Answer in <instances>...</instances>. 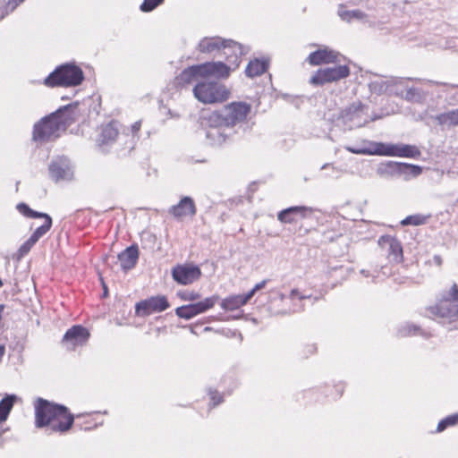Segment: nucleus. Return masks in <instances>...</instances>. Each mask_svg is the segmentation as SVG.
Listing matches in <instances>:
<instances>
[{"instance_id":"nucleus-1","label":"nucleus","mask_w":458,"mask_h":458,"mask_svg":"<svg viewBox=\"0 0 458 458\" xmlns=\"http://www.w3.org/2000/svg\"><path fill=\"white\" fill-rule=\"evenodd\" d=\"M34 407L37 428L47 427L51 432L64 434L73 425L74 417L64 405L38 398Z\"/></svg>"},{"instance_id":"nucleus-2","label":"nucleus","mask_w":458,"mask_h":458,"mask_svg":"<svg viewBox=\"0 0 458 458\" xmlns=\"http://www.w3.org/2000/svg\"><path fill=\"white\" fill-rule=\"evenodd\" d=\"M77 106L68 105L49 116L43 118L35 124L33 139L39 141H48L59 136L61 130L64 131L76 119L75 109Z\"/></svg>"},{"instance_id":"nucleus-3","label":"nucleus","mask_w":458,"mask_h":458,"mask_svg":"<svg viewBox=\"0 0 458 458\" xmlns=\"http://www.w3.org/2000/svg\"><path fill=\"white\" fill-rule=\"evenodd\" d=\"M230 68L223 62H207L184 69L176 78L175 84L178 87H186L193 82L198 83L202 79L214 77L216 79L227 78Z\"/></svg>"},{"instance_id":"nucleus-4","label":"nucleus","mask_w":458,"mask_h":458,"mask_svg":"<svg viewBox=\"0 0 458 458\" xmlns=\"http://www.w3.org/2000/svg\"><path fill=\"white\" fill-rule=\"evenodd\" d=\"M430 312L442 319L443 324H454L449 330L458 329V285L452 286L444 291L437 304L429 309Z\"/></svg>"},{"instance_id":"nucleus-5","label":"nucleus","mask_w":458,"mask_h":458,"mask_svg":"<svg viewBox=\"0 0 458 458\" xmlns=\"http://www.w3.org/2000/svg\"><path fill=\"white\" fill-rule=\"evenodd\" d=\"M250 109L251 106L246 102H232L220 110L211 113L208 118V123L232 128L243 122Z\"/></svg>"},{"instance_id":"nucleus-6","label":"nucleus","mask_w":458,"mask_h":458,"mask_svg":"<svg viewBox=\"0 0 458 458\" xmlns=\"http://www.w3.org/2000/svg\"><path fill=\"white\" fill-rule=\"evenodd\" d=\"M202 79L194 86L192 91L194 97L203 104L222 103L230 97V90L225 85L216 81Z\"/></svg>"},{"instance_id":"nucleus-7","label":"nucleus","mask_w":458,"mask_h":458,"mask_svg":"<svg viewBox=\"0 0 458 458\" xmlns=\"http://www.w3.org/2000/svg\"><path fill=\"white\" fill-rule=\"evenodd\" d=\"M275 296L269 303V310L275 315H289L303 310L302 301L310 300V296L301 295L298 290L293 289L288 295L279 292L274 293Z\"/></svg>"},{"instance_id":"nucleus-8","label":"nucleus","mask_w":458,"mask_h":458,"mask_svg":"<svg viewBox=\"0 0 458 458\" xmlns=\"http://www.w3.org/2000/svg\"><path fill=\"white\" fill-rule=\"evenodd\" d=\"M84 80L82 70L72 64H64L58 66L45 80L44 84L48 87H72L80 85Z\"/></svg>"},{"instance_id":"nucleus-9","label":"nucleus","mask_w":458,"mask_h":458,"mask_svg":"<svg viewBox=\"0 0 458 458\" xmlns=\"http://www.w3.org/2000/svg\"><path fill=\"white\" fill-rule=\"evenodd\" d=\"M368 115V106L360 102H354L343 109L338 121L348 130L360 128L371 121Z\"/></svg>"},{"instance_id":"nucleus-10","label":"nucleus","mask_w":458,"mask_h":458,"mask_svg":"<svg viewBox=\"0 0 458 458\" xmlns=\"http://www.w3.org/2000/svg\"><path fill=\"white\" fill-rule=\"evenodd\" d=\"M350 69L347 65H335L318 69L310 79V83L315 86H321L326 83L337 81L341 79L348 77Z\"/></svg>"},{"instance_id":"nucleus-11","label":"nucleus","mask_w":458,"mask_h":458,"mask_svg":"<svg viewBox=\"0 0 458 458\" xmlns=\"http://www.w3.org/2000/svg\"><path fill=\"white\" fill-rule=\"evenodd\" d=\"M378 252L385 256L389 263H399L403 260L401 242L390 235H383L377 241Z\"/></svg>"},{"instance_id":"nucleus-12","label":"nucleus","mask_w":458,"mask_h":458,"mask_svg":"<svg viewBox=\"0 0 458 458\" xmlns=\"http://www.w3.org/2000/svg\"><path fill=\"white\" fill-rule=\"evenodd\" d=\"M379 175H394L399 174L403 175L407 180L410 176L416 177L422 172V168L419 165H410L406 163H398L394 161H388L386 164H381L377 170Z\"/></svg>"},{"instance_id":"nucleus-13","label":"nucleus","mask_w":458,"mask_h":458,"mask_svg":"<svg viewBox=\"0 0 458 458\" xmlns=\"http://www.w3.org/2000/svg\"><path fill=\"white\" fill-rule=\"evenodd\" d=\"M218 300L217 295H212L203 301L176 308L175 314L181 318L189 320L212 309Z\"/></svg>"},{"instance_id":"nucleus-14","label":"nucleus","mask_w":458,"mask_h":458,"mask_svg":"<svg viewBox=\"0 0 458 458\" xmlns=\"http://www.w3.org/2000/svg\"><path fill=\"white\" fill-rule=\"evenodd\" d=\"M379 152L382 153L383 156L386 157H411L416 158L419 157L421 154L420 150L415 145H408V144H393V143H384V145H379Z\"/></svg>"},{"instance_id":"nucleus-15","label":"nucleus","mask_w":458,"mask_h":458,"mask_svg":"<svg viewBox=\"0 0 458 458\" xmlns=\"http://www.w3.org/2000/svg\"><path fill=\"white\" fill-rule=\"evenodd\" d=\"M50 178L55 182L61 181H71L73 177V171L70 161L64 157H57L51 161L48 166Z\"/></svg>"},{"instance_id":"nucleus-16","label":"nucleus","mask_w":458,"mask_h":458,"mask_svg":"<svg viewBox=\"0 0 458 458\" xmlns=\"http://www.w3.org/2000/svg\"><path fill=\"white\" fill-rule=\"evenodd\" d=\"M169 307V302L165 296L150 297L136 304V314L146 317L155 312H161Z\"/></svg>"},{"instance_id":"nucleus-17","label":"nucleus","mask_w":458,"mask_h":458,"mask_svg":"<svg viewBox=\"0 0 458 458\" xmlns=\"http://www.w3.org/2000/svg\"><path fill=\"white\" fill-rule=\"evenodd\" d=\"M403 82L402 78H389L377 77L369 83V90L372 93L381 95L388 93L391 95L399 96L398 86Z\"/></svg>"},{"instance_id":"nucleus-18","label":"nucleus","mask_w":458,"mask_h":458,"mask_svg":"<svg viewBox=\"0 0 458 458\" xmlns=\"http://www.w3.org/2000/svg\"><path fill=\"white\" fill-rule=\"evenodd\" d=\"M89 332L82 326H73L66 331L63 337V344L67 350L72 351L77 346L84 345L89 338Z\"/></svg>"},{"instance_id":"nucleus-19","label":"nucleus","mask_w":458,"mask_h":458,"mask_svg":"<svg viewBox=\"0 0 458 458\" xmlns=\"http://www.w3.org/2000/svg\"><path fill=\"white\" fill-rule=\"evenodd\" d=\"M172 276L178 284L187 285L197 281L201 276V271L194 265H182L174 267Z\"/></svg>"},{"instance_id":"nucleus-20","label":"nucleus","mask_w":458,"mask_h":458,"mask_svg":"<svg viewBox=\"0 0 458 458\" xmlns=\"http://www.w3.org/2000/svg\"><path fill=\"white\" fill-rule=\"evenodd\" d=\"M243 54L242 47L239 43L233 40H225L220 56L225 58L228 63L225 65L230 68L231 72L239 66Z\"/></svg>"},{"instance_id":"nucleus-21","label":"nucleus","mask_w":458,"mask_h":458,"mask_svg":"<svg viewBox=\"0 0 458 458\" xmlns=\"http://www.w3.org/2000/svg\"><path fill=\"white\" fill-rule=\"evenodd\" d=\"M313 213L312 208L306 206H293L281 210L277 219L283 224L297 223L300 219L308 217Z\"/></svg>"},{"instance_id":"nucleus-22","label":"nucleus","mask_w":458,"mask_h":458,"mask_svg":"<svg viewBox=\"0 0 458 458\" xmlns=\"http://www.w3.org/2000/svg\"><path fill=\"white\" fill-rule=\"evenodd\" d=\"M168 213L175 219L182 220L186 216H194L197 208L194 200L191 197L185 196L176 205L170 207Z\"/></svg>"},{"instance_id":"nucleus-23","label":"nucleus","mask_w":458,"mask_h":458,"mask_svg":"<svg viewBox=\"0 0 458 458\" xmlns=\"http://www.w3.org/2000/svg\"><path fill=\"white\" fill-rule=\"evenodd\" d=\"M339 57V53L329 49L328 47H323L310 53L307 58V61L311 65H320L323 64L338 63Z\"/></svg>"},{"instance_id":"nucleus-24","label":"nucleus","mask_w":458,"mask_h":458,"mask_svg":"<svg viewBox=\"0 0 458 458\" xmlns=\"http://www.w3.org/2000/svg\"><path fill=\"white\" fill-rule=\"evenodd\" d=\"M384 145L383 142L371 141L369 140H362L359 144L355 146H345L344 148L352 154L357 155H377L383 156L379 152L380 146Z\"/></svg>"},{"instance_id":"nucleus-25","label":"nucleus","mask_w":458,"mask_h":458,"mask_svg":"<svg viewBox=\"0 0 458 458\" xmlns=\"http://www.w3.org/2000/svg\"><path fill=\"white\" fill-rule=\"evenodd\" d=\"M119 136V123L115 121L102 127L101 132L98 138V144L103 148L111 145Z\"/></svg>"},{"instance_id":"nucleus-26","label":"nucleus","mask_w":458,"mask_h":458,"mask_svg":"<svg viewBox=\"0 0 458 458\" xmlns=\"http://www.w3.org/2000/svg\"><path fill=\"white\" fill-rule=\"evenodd\" d=\"M225 39L219 37L204 38L199 45L198 49L201 53L213 54L215 56H220Z\"/></svg>"},{"instance_id":"nucleus-27","label":"nucleus","mask_w":458,"mask_h":458,"mask_svg":"<svg viewBox=\"0 0 458 458\" xmlns=\"http://www.w3.org/2000/svg\"><path fill=\"white\" fill-rule=\"evenodd\" d=\"M429 92L423 88L409 87L404 91L399 90V96L408 102L422 104L426 101Z\"/></svg>"},{"instance_id":"nucleus-28","label":"nucleus","mask_w":458,"mask_h":458,"mask_svg":"<svg viewBox=\"0 0 458 458\" xmlns=\"http://www.w3.org/2000/svg\"><path fill=\"white\" fill-rule=\"evenodd\" d=\"M139 259V250L137 246H130L118 255V260L124 271L130 270L135 267Z\"/></svg>"},{"instance_id":"nucleus-29","label":"nucleus","mask_w":458,"mask_h":458,"mask_svg":"<svg viewBox=\"0 0 458 458\" xmlns=\"http://www.w3.org/2000/svg\"><path fill=\"white\" fill-rule=\"evenodd\" d=\"M434 120L443 130L458 127V108L438 114Z\"/></svg>"},{"instance_id":"nucleus-30","label":"nucleus","mask_w":458,"mask_h":458,"mask_svg":"<svg viewBox=\"0 0 458 458\" xmlns=\"http://www.w3.org/2000/svg\"><path fill=\"white\" fill-rule=\"evenodd\" d=\"M251 299V293L230 296L221 301V307L225 310H234L245 305Z\"/></svg>"},{"instance_id":"nucleus-31","label":"nucleus","mask_w":458,"mask_h":458,"mask_svg":"<svg viewBox=\"0 0 458 458\" xmlns=\"http://www.w3.org/2000/svg\"><path fill=\"white\" fill-rule=\"evenodd\" d=\"M208 129L206 136L213 145H221L226 140L227 135L225 132V126H215L208 123Z\"/></svg>"},{"instance_id":"nucleus-32","label":"nucleus","mask_w":458,"mask_h":458,"mask_svg":"<svg viewBox=\"0 0 458 458\" xmlns=\"http://www.w3.org/2000/svg\"><path fill=\"white\" fill-rule=\"evenodd\" d=\"M267 66L266 60L254 59L248 64L245 73L250 78L259 76L267 71Z\"/></svg>"},{"instance_id":"nucleus-33","label":"nucleus","mask_w":458,"mask_h":458,"mask_svg":"<svg viewBox=\"0 0 458 458\" xmlns=\"http://www.w3.org/2000/svg\"><path fill=\"white\" fill-rule=\"evenodd\" d=\"M17 399L18 397L15 394H6L0 401V423L7 420Z\"/></svg>"},{"instance_id":"nucleus-34","label":"nucleus","mask_w":458,"mask_h":458,"mask_svg":"<svg viewBox=\"0 0 458 458\" xmlns=\"http://www.w3.org/2000/svg\"><path fill=\"white\" fill-rule=\"evenodd\" d=\"M360 273L366 277L371 276L373 280H376L380 277V274H382L384 276L390 275L391 269L386 265L376 264L373 267L372 271L362 269Z\"/></svg>"},{"instance_id":"nucleus-35","label":"nucleus","mask_w":458,"mask_h":458,"mask_svg":"<svg viewBox=\"0 0 458 458\" xmlns=\"http://www.w3.org/2000/svg\"><path fill=\"white\" fill-rule=\"evenodd\" d=\"M141 127V122L137 121L135 122L130 128H127L123 130V135L126 138H129L130 145L128 146L129 148H132L133 145L135 143V138L137 137V134Z\"/></svg>"},{"instance_id":"nucleus-36","label":"nucleus","mask_w":458,"mask_h":458,"mask_svg":"<svg viewBox=\"0 0 458 458\" xmlns=\"http://www.w3.org/2000/svg\"><path fill=\"white\" fill-rule=\"evenodd\" d=\"M399 335L401 336H408L412 335H421L424 336H428L429 335L426 334L422 329L418 327L415 325H411L410 323H406L399 328Z\"/></svg>"},{"instance_id":"nucleus-37","label":"nucleus","mask_w":458,"mask_h":458,"mask_svg":"<svg viewBox=\"0 0 458 458\" xmlns=\"http://www.w3.org/2000/svg\"><path fill=\"white\" fill-rule=\"evenodd\" d=\"M51 226L52 218L50 216H47V221H45L44 224L38 226L30 235L31 242L35 241L37 242L43 235H45L50 230Z\"/></svg>"},{"instance_id":"nucleus-38","label":"nucleus","mask_w":458,"mask_h":458,"mask_svg":"<svg viewBox=\"0 0 458 458\" xmlns=\"http://www.w3.org/2000/svg\"><path fill=\"white\" fill-rule=\"evenodd\" d=\"M338 15L343 21L348 22L352 21L353 19L360 20L364 17V13L359 10L348 11L340 9L338 11Z\"/></svg>"},{"instance_id":"nucleus-39","label":"nucleus","mask_w":458,"mask_h":458,"mask_svg":"<svg viewBox=\"0 0 458 458\" xmlns=\"http://www.w3.org/2000/svg\"><path fill=\"white\" fill-rule=\"evenodd\" d=\"M427 221V217L422 215H412L405 217L402 220V225H424Z\"/></svg>"},{"instance_id":"nucleus-40","label":"nucleus","mask_w":458,"mask_h":458,"mask_svg":"<svg viewBox=\"0 0 458 458\" xmlns=\"http://www.w3.org/2000/svg\"><path fill=\"white\" fill-rule=\"evenodd\" d=\"M458 422V413L447 416L441 421H439L437 431L441 432L444 431L447 427L455 425Z\"/></svg>"},{"instance_id":"nucleus-41","label":"nucleus","mask_w":458,"mask_h":458,"mask_svg":"<svg viewBox=\"0 0 458 458\" xmlns=\"http://www.w3.org/2000/svg\"><path fill=\"white\" fill-rule=\"evenodd\" d=\"M164 0H144L140 5L142 12H150L159 5Z\"/></svg>"},{"instance_id":"nucleus-42","label":"nucleus","mask_w":458,"mask_h":458,"mask_svg":"<svg viewBox=\"0 0 458 458\" xmlns=\"http://www.w3.org/2000/svg\"><path fill=\"white\" fill-rule=\"evenodd\" d=\"M178 296L182 301H196V300L199 299V297H200L199 293H197V292H194V291H182V292H179L178 293Z\"/></svg>"},{"instance_id":"nucleus-43","label":"nucleus","mask_w":458,"mask_h":458,"mask_svg":"<svg viewBox=\"0 0 458 458\" xmlns=\"http://www.w3.org/2000/svg\"><path fill=\"white\" fill-rule=\"evenodd\" d=\"M36 243L35 241L31 242V237H30L19 249V252L21 256L26 255L32 246Z\"/></svg>"},{"instance_id":"nucleus-44","label":"nucleus","mask_w":458,"mask_h":458,"mask_svg":"<svg viewBox=\"0 0 458 458\" xmlns=\"http://www.w3.org/2000/svg\"><path fill=\"white\" fill-rule=\"evenodd\" d=\"M23 1L24 0H8L4 6L5 14L13 12L15 8Z\"/></svg>"},{"instance_id":"nucleus-45","label":"nucleus","mask_w":458,"mask_h":458,"mask_svg":"<svg viewBox=\"0 0 458 458\" xmlns=\"http://www.w3.org/2000/svg\"><path fill=\"white\" fill-rule=\"evenodd\" d=\"M17 209L21 214L27 217H30V214L32 212V209L25 203H20L17 205Z\"/></svg>"},{"instance_id":"nucleus-46","label":"nucleus","mask_w":458,"mask_h":458,"mask_svg":"<svg viewBox=\"0 0 458 458\" xmlns=\"http://www.w3.org/2000/svg\"><path fill=\"white\" fill-rule=\"evenodd\" d=\"M211 401L213 403V406H216L223 402L222 397L219 395V394L216 391H210L209 393Z\"/></svg>"},{"instance_id":"nucleus-47","label":"nucleus","mask_w":458,"mask_h":458,"mask_svg":"<svg viewBox=\"0 0 458 458\" xmlns=\"http://www.w3.org/2000/svg\"><path fill=\"white\" fill-rule=\"evenodd\" d=\"M267 283V280H263L259 283H258L249 293H251V298L253 297V295L255 294L256 292L261 290L262 288H264L266 286Z\"/></svg>"},{"instance_id":"nucleus-48","label":"nucleus","mask_w":458,"mask_h":458,"mask_svg":"<svg viewBox=\"0 0 458 458\" xmlns=\"http://www.w3.org/2000/svg\"><path fill=\"white\" fill-rule=\"evenodd\" d=\"M47 216H50L46 213H41V212H38V211H34V210H32V212L30 214L31 218H44L45 221H47Z\"/></svg>"},{"instance_id":"nucleus-49","label":"nucleus","mask_w":458,"mask_h":458,"mask_svg":"<svg viewBox=\"0 0 458 458\" xmlns=\"http://www.w3.org/2000/svg\"><path fill=\"white\" fill-rule=\"evenodd\" d=\"M449 88L454 91V93L451 96L453 104L457 105L458 104V87L449 86Z\"/></svg>"},{"instance_id":"nucleus-50","label":"nucleus","mask_w":458,"mask_h":458,"mask_svg":"<svg viewBox=\"0 0 458 458\" xmlns=\"http://www.w3.org/2000/svg\"><path fill=\"white\" fill-rule=\"evenodd\" d=\"M413 80L416 81L421 82L423 84L428 85V86L442 85V83H440L438 81H427V80H422V79H413Z\"/></svg>"},{"instance_id":"nucleus-51","label":"nucleus","mask_w":458,"mask_h":458,"mask_svg":"<svg viewBox=\"0 0 458 458\" xmlns=\"http://www.w3.org/2000/svg\"><path fill=\"white\" fill-rule=\"evenodd\" d=\"M433 262L437 266L440 267L442 265V258L439 255H435L433 257Z\"/></svg>"},{"instance_id":"nucleus-52","label":"nucleus","mask_w":458,"mask_h":458,"mask_svg":"<svg viewBox=\"0 0 458 458\" xmlns=\"http://www.w3.org/2000/svg\"><path fill=\"white\" fill-rule=\"evenodd\" d=\"M4 354H5V347L4 344H0V363L3 360Z\"/></svg>"},{"instance_id":"nucleus-53","label":"nucleus","mask_w":458,"mask_h":458,"mask_svg":"<svg viewBox=\"0 0 458 458\" xmlns=\"http://www.w3.org/2000/svg\"><path fill=\"white\" fill-rule=\"evenodd\" d=\"M314 351H315V346L314 345L310 346V352H312Z\"/></svg>"},{"instance_id":"nucleus-54","label":"nucleus","mask_w":458,"mask_h":458,"mask_svg":"<svg viewBox=\"0 0 458 458\" xmlns=\"http://www.w3.org/2000/svg\"><path fill=\"white\" fill-rule=\"evenodd\" d=\"M329 165V164H325L324 165H322L321 169H325L326 167H327Z\"/></svg>"},{"instance_id":"nucleus-55","label":"nucleus","mask_w":458,"mask_h":458,"mask_svg":"<svg viewBox=\"0 0 458 458\" xmlns=\"http://www.w3.org/2000/svg\"><path fill=\"white\" fill-rule=\"evenodd\" d=\"M3 286V282L2 280L0 279V288Z\"/></svg>"}]
</instances>
